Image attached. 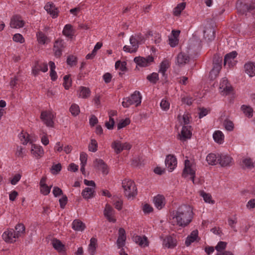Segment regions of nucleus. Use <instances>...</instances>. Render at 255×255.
Listing matches in <instances>:
<instances>
[{"label":"nucleus","mask_w":255,"mask_h":255,"mask_svg":"<svg viewBox=\"0 0 255 255\" xmlns=\"http://www.w3.org/2000/svg\"><path fill=\"white\" fill-rule=\"evenodd\" d=\"M191 126H184L181 131V133L178 134L179 139L184 141L188 139L191 138L192 136V132L191 131Z\"/></svg>","instance_id":"nucleus-10"},{"label":"nucleus","mask_w":255,"mask_h":255,"mask_svg":"<svg viewBox=\"0 0 255 255\" xmlns=\"http://www.w3.org/2000/svg\"><path fill=\"white\" fill-rule=\"evenodd\" d=\"M86 228L84 223L79 220H74L72 223V228L77 231H83Z\"/></svg>","instance_id":"nucleus-29"},{"label":"nucleus","mask_w":255,"mask_h":255,"mask_svg":"<svg viewBox=\"0 0 255 255\" xmlns=\"http://www.w3.org/2000/svg\"><path fill=\"white\" fill-rule=\"evenodd\" d=\"M16 232L15 235L16 238H18L21 237L22 235L25 233V228L24 225L22 223H18L15 227Z\"/></svg>","instance_id":"nucleus-33"},{"label":"nucleus","mask_w":255,"mask_h":255,"mask_svg":"<svg viewBox=\"0 0 255 255\" xmlns=\"http://www.w3.org/2000/svg\"><path fill=\"white\" fill-rule=\"evenodd\" d=\"M126 240V231L124 228H120L119 230V237L117 241L119 248H121L125 246Z\"/></svg>","instance_id":"nucleus-18"},{"label":"nucleus","mask_w":255,"mask_h":255,"mask_svg":"<svg viewBox=\"0 0 255 255\" xmlns=\"http://www.w3.org/2000/svg\"><path fill=\"white\" fill-rule=\"evenodd\" d=\"M116 69L119 68L122 71H127V62L126 61L121 62L120 60L117 61L115 63Z\"/></svg>","instance_id":"nucleus-44"},{"label":"nucleus","mask_w":255,"mask_h":255,"mask_svg":"<svg viewBox=\"0 0 255 255\" xmlns=\"http://www.w3.org/2000/svg\"><path fill=\"white\" fill-rule=\"evenodd\" d=\"M31 153L36 158H39L43 156L44 151L42 147L36 144H32L31 147Z\"/></svg>","instance_id":"nucleus-23"},{"label":"nucleus","mask_w":255,"mask_h":255,"mask_svg":"<svg viewBox=\"0 0 255 255\" xmlns=\"http://www.w3.org/2000/svg\"><path fill=\"white\" fill-rule=\"evenodd\" d=\"M141 96L138 91H135L132 95H131L130 98L131 101L135 104L136 107L139 106L141 103Z\"/></svg>","instance_id":"nucleus-30"},{"label":"nucleus","mask_w":255,"mask_h":255,"mask_svg":"<svg viewBox=\"0 0 255 255\" xmlns=\"http://www.w3.org/2000/svg\"><path fill=\"white\" fill-rule=\"evenodd\" d=\"M225 129L228 131H232L234 128V125L232 121L226 119L223 122Z\"/></svg>","instance_id":"nucleus-45"},{"label":"nucleus","mask_w":255,"mask_h":255,"mask_svg":"<svg viewBox=\"0 0 255 255\" xmlns=\"http://www.w3.org/2000/svg\"><path fill=\"white\" fill-rule=\"evenodd\" d=\"M190 164V161L186 159L184 161V168L182 172V176L186 177L188 174L191 175V179L192 180L193 183H194V178L195 177V171L193 170Z\"/></svg>","instance_id":"nucleus-7"},{"label":"nucleus","mask_w":255,"mask_h":255,"mask_svg":"<svg viewBox=\"0 0 255 255\" xmlns=\"http://www.w3.org/2000/svg\"><path fill=\"white\" fill-rule=\"evenodd\" d=\"M15 232L11 229L10 230H7V231H5L2 235V239L4 240L5 242L9 243H12L15 242V240L14 239H16Z\"/></svg>","instance_id":"nucleus-17"},{"label":"nucleus","mask_w":255,"mask_h":255,"mask_svg":"<svg viewBox=\"0 0 255 255\" xmlns=\"http://www.w3.org/2000/svg\"><path fill=\"white\" fill-rule=\"evenodd\" d=\"M153 202L155 206L160 210L163 208L165 205V199L163 195L158 194L154 197Z\"/></svg>","instance_id":"nucleus-19"},{"label":"nucleus","mask_w":255,"mask_h":255,"mask_svg":"<svg viewBox=\"0 0 255 255\" xmlns=\"http://www.w3.org/2000/svg\"><path fill=\"white\" fill-rule=\"evenodd\" d=\"M218 155L217 156L214 153H210L206 157V160L209 164L216 165L218 163Z\"/></svg>","instance_id":"nucleus-37"},{"label":"nucleus","mask_w":255,"mask_h":255,"mask_svg":"<svg viewBox=\"0 0 255 255\" xmlns=\"http://www.w3.org/2000/svg\"><path fill=\"white\" fill-rule=\"evenodd\" d=\"M134 242L138 244L140 246L145 247L148 246L147 238L145 236L143 237L139 236H136L133 237Z\"/></svg>","instance_id":"nucleus-25"},{"label":"nucleus","mask_w":255,"mask_h":255,"mask_svg":"<svg viewBox=\"0 0 255 255\" xmlns=\"http://www.w3.org/2000/svg\"><path fill=\"white\" fill-rule=\"evenodd\" d=\"M44 8L48 13L52 16L53 18L58 16L59 11L53 3H47L44 6Z\"/></svg>","instance_id":"nucleus-20"},{"label":"nucleus","mask_w":255,"mask_h":255,"mask_svg":"<svg viewBox=\"0 0 255 255\" xmlns=\"http://www.w3.org/2000/svg\"><path fill=\"white\" fill-rule=\"evenodd\" d=\"M61 164L59 163L55 165H53L51 167V170L54 171L53 172H52V173L57 174V173L61 171Z\"/></svg>","instance_id":"nucleus-61"},{"label":"nucleus","mask_w":255,"mask_h":255,"mask_svg":"<svg viewBox=\"0 0 255 255\" xmlns=\"http://www.w3.org/2000/svg\"><path fill=\"white\" fill-rule=\"evenodd\" d=\"M122 187L124 189L126 196L128 199L137 195V188L134 182L131 180L124 179L122 182Z\"/></svg>","instance_id":"nucleus-3"},{"label":"nucleus","mask_w":255,"mask_h":255,"mask_svg":"<svg viewBox=\"0 0 255 255\" xmlns=\"http://www.w3.org/2000/svg\"><path fill=\"white\" fill-rule=\"evenodd\" d=\"M243 163L248 168H251L254 167V163L250 158L244 159L243 160Z\"/></svg>","instance_id":"nucleus-55"},{"label":"nucleus","mask_w":255,"mask_h":255,"mask_svg":"<svg viewBox=\"0 0 255 255\" xmlns=\"http://www.w3.org/2000/svg\"><path fill=\"white\" fill-rule=\"evenodd\" d=\"M237 52L236 51H232L229 53L227 54L224 57V64H226L228 63L230 64L232 62V60H233L237 56Z\"/></svg>","instance_id":"nucleus-36"},{"label":"nucleus","mask_w":255,"mask_h":255,"mask_svg":"<svg viewBox=\"0 0 255 255\" xmlns=\"http://www.w3.org/2000/svg\"><path fill=\"white\" fill-rule=\"evenodd\" d=\"M54 117L53 114L50 111H45L41 113L40 119L47 127H54V122L53 121Z\"/></svg>","instance_id":"nucleus-6"},{"label":"nucleus","mask_w":255,"mask_h":255,"mask_svg":"<svg viewBox=\"0 0 255 255\" xmlns=\"http://www.w3.org/2000/svg\"><path fill=\"white\" fill-rule=\"evenodd\" d=\"M220 88L222 90L221 92L223 95H225L230 94L233 90V87L229 83L228 80L226 78L223 79L220 85Z\"/></svg>","instance_id":"nucleus-13"},{"label":"nucleus","mask_w":255,"mask_h":255,"mask_svg":"<svg viewBox=\"0 0 255 255\" xmlns=\"http://www.w3.org/2000/svg\"><path fill=\"white\" fill-rule=\"evenodd\" d=\"M246 73L250 76H255V65L253 62H248L244 66Z\"/></svg>","instance_id":"nucleus-27"},{"label":"nucleus","mask_w":255,"mask_h":255,"mask_svg":"<svg viewBox=\"0 0 255 255\" xmlns=\"http://www.w3.org/2000/svg\"><path fill=\"white\" fill-rule=\"evenodd\" d=\"M21 175L20 174H16L10 180V183L12 185H15L20 179Z\"/></svg>","instance_id":"nucleus-63"},{"label":"nucleus","mask_w":255,"mask_h":255,"mask_svg":"<svg viewBox=\"0 0 255 255\" xmlns=\"http://www.w3.org/2000/svg\"><path fill=\"white\" fill-rule=\"evenodd\" d=\"M222 57L219 54L214 55L213 59V68L210 72L209 77L211 80H214L218 75L222 69Z\"/></svg>","instance_id":"nucleus-4"},{"label":"nucleus","mask_w":255,"mask_h":255,"mask_svg":"<svg viewBox=\"0 0 255 255\" xmlns=\"http://www.w3.org/2000/svg\"><path fill=\"white\" fill-rule=\"evenodd\" d=\"M146 79L151 83L155 84L159 80L158 74L157 73H152L148 75Z\"/></svg>","instance_id":"nucleus-47"},{"label":"nucleus","mask_w":255,"mask_h":255,"mask_svg":"<svg viewBox=\"0 0 255 255\" xmlns=\"http://www.w3.org/2000/svg\"><path fill=\"white\" fill-rule=\"evenodd\" d=\"M52 185L48 186L47 184L42 185L41 186H40V192L43 195H47L49 194Z\"/></svg>","instance_id":"nucleus-50"},{"label":"nucleus","mask_w":255,"mask_h":255,"mask_svg":"<svg viewBox=\"0 0 255 255\" xmlns=\"http://www.w3.org/2000/svg\"><path fill=\"white\" fill-rule=\"evenodd\" d=\"M69 111L73 116L78 115L80 112L79 106L76 104H72L69 109Z\"/></svg>","instance_id":"nucleus-46"},{"label":"nucleus","mask_w":255,"mask_h":255,"mask_svg":"<svg viewBox=\"0 0 255 255\" xmlns=\"http://www.w3.org/2000/svg\"><path fill=\"white\" fill-rule=\"evenodd\" d=\"M52 192L55 197L63 195L62 189L57 186L54 187Z\"/></svg>","instance_id":"nucleus-58"},{"label":"nucleus","mask_w":255,"mask_h":255,"mask_svg":"<svg viewBox=\"0 0 255 255\" xmlns=\"http://www.w3.org/2000/svg\"><path fill=\"white\" fill-rule=\"evenodd\" d=\"M189 60L190 57L187 54L180 52L177 57V63L179 66H183L187 63Z\"/></svg>","instance_id":"nucleus-22"},{"label":"nucleus","mask_w":255,"mask_h":255,"mask_svg":"<svg viewBox=\"0 0 255 255\" xmlns=\"http://www.w3.org/2000/svg\"><path fill=\"white\" fill-rule=\"evenodd\" d=\"M65 43L63 40L58 39L55 42L53 50L55 56L59 57L62 55V49L65 48Z\"/></svg>","instance_id":"nucleus-11"},{"label":"nucleus","mask_w":255,"mask_h":255,"mask_svg":"<svg viewBox=\"0 0 255 255\" xmlns=\"http://www.w3.org/2000/svg\"><path fill=\"white\" fill-rule=\"evenodd\" d=\"M236 7L239 12L246 14L255 10V0H239L236 3Z\"/></svg>","instance_id":"nucleus-2"},{"label":"nucleus","mask_w":255,"mask_h":255,"mask_svg":"<svg viewBox=\"0 0 255 255\" xmlns=\"http://www.w3.org/2000/svg\"><path fill=\"white\" fill-rule=\"evenodd\" d=\"M203 33L204 38L209 41H212L215 38V30L213 26L206 27Z\"/></svg>","instance_id":"nucleus-16"},{"label":"nucleus","mask_w":255,"mask_h":255,"mask_svg":"<svg viewBox=\"0 0 255 255\" xmlns=\"http://www.w3.org/2000/svg\"><path fill=\"white\" fill-rule=\"evenodd\" d=\"M78 95L79 98L87 99L91 95V90L88 87L80 86L78 91Z\"/></svg>","instance_id":"nucleus-24"},{"label":"nucleus","mask_w":255,"mask_h":255,"mask_svg":"<svg viewBox=\"0 0 255 255\" xmlns=\"http://www.w3.org/2000/svg\"><path fill=\"white\" fill-rule=\"evenodd\" d=\"M169 67V63L168 60H164L160 64V68L159 72L162 74L163 77L166 79L167 76H166L165 72L167 69Z\"/></svg>","instance_id":"nucleus-31"},{"label":"nucleus","mask_w":255,"mask_h":255,"mask_svg":"<svg viewBox=\"0 0 255 255\" xmlns=\"http://www.w3.org/2000/svg\"><path fill=\"white\" fill-rule=\"evenodd\" d=\"M200 112L199 113V118L200 119L202 118L203 117L206 116L209 112V110H208L206 108H200L199 109Z\"/></svg>","instance_id":"nucleus-62"},{"label":"nucleus","mask_w":255,"mask_h":255,"mask_svg":"<svg viewBox=\"0 0 255 255\" xmlns=\"http://www.w3.org/2000/svg\"><path fill=\"white\" fill-rule=\"evenodd\" d=\"M71 75L68 74L65 75L64 78V82L63 85L66 90H68L72 85V80L70 78Z\"/></svg>","instance_id":"nucleus-43"},{"label":"nucleus","mask_w":255,"mask_h":255,"mask_svg":"<svg viewBox=\"0 0 255 255\" xmlns=\"http://www.w3.org/2000/svg\"><path fill=\"white\" fill-rule=\"evenodd\" d=\"M142 161L141 158L136 157L132 159L131 161V165L133 167L140 166L142 165Z\"/></svg>","instance_id":"nucleus-52"},{"label":"nucleus","mask_w":255,"mask_h":255,"mask_svg":"<svg viewBox=\"0 0 255 255\" xmlns=\"http://www.w3.org/2000/svg\"><path fill=\"white\" fill-rule=\"evenodd\" d=\"M115 211L111 205L107 204L104 211V215L107 219L110 222L115 223L116 219L112 217Z\"/></svg>","instance_id":"nucleus-15"},{"label":"nucleus","mask_w":255,"mask_h":255,"mask_svg":"<svg viewBox=\"0 0 255 255\" xmlns=\"http://www.w3.org/2000/svg\"><path fill=\"white\" fill-rule=\"evenodd\" d=\"M133 103L131 101L130 97H127L124 99V101L122 102V105L124 107L128 108L130 105H133Z\"/></svg>","instance_id":"nucleus-59"},{"label":"nucleus","mask_w":255,"mask_h":255,"mask_svg":"<svg viewBox=\"0 0 255 255\" xmlns=\"http://www.w3.org/2000/svg\"><path fill=\"white\" fill-rule=\"evenodd\" d=\"M24 24L25 22L22 20L21 16L20 15L16 14L11 18L10 26L12 28H18L23 27Z\"/></svg>","instance_id":"nucleus-9"},{"label":"nucleus","mask_w":255,"mask_h":255,"mask_svg":"<svg viewBox=\"0 0 255 255\" xmlns=\"http://www.w3.org/2000/svg\"><path fill=\"white\" fill-rule=\"evenodd\" d=\"M37 38L38 42L43 44H44L46 41L48 40L47 37L41 31H39L37 33Z\"/></svg>","instance_id":"nucleus-48"},{"label":"nucleus","mask_w":255,"mask_h":255,"mask_svg":"<svg viewBox=\"0 0 255 255\" xmlns=\"http://www.w3.org/2000/svg\"><path fill=\"white\" fill-rule=\"evenodd\" d=\"M95 189L93 187H86L82 192V195L84 198L86 199H90L94 196Z\"/></svg>","instance_id":"nucleus-28"},{"label":"nucleus","mask_w":255,"mask_h":255,"mask_svg":"<svg viewBox=\"0 0 255 255\" xmlns=\"http://www.w3.org/2000/svg\"><path fill=\"white\" fill-rule=\"evenodd\" d=\"M165 163L169 171H172L177 165V160L175 156L172 154H168L166 156Z\"/></svg>","instance_id":"nucleus-12"},{"label":"nucleus","mask_w":255,"mask_h":255,"mask_svg":"<svg viewBox=\"0 0 255 255\" xmlns=\"http://www.w3.org/2000/svg\"><path fill=\"white\" fill-rule=\"evenodd\" d=\"M94 163H95L98 167L101 168L104 174H108V166L103 159L97 158L95 159Z\"/></svg>","instance_id":"nucleus-32"},{"label":"nucleus","mask_w":255,"mask_h":255,"mask_svg":"<svg viewBox=\"0 0 255 255\" xmlns=\"http://www.w3.org/2000/svg\"><path fill=\"white\" fill-rule=\"evenodd\" d=\"M232 159H233L232 158L228 155L218 154V163L222 167L231 166L232 161Z\"/></svg>","instance_id":"nucleus-14"},{"label":"nucleus","mask_w":255,"mask_h":255,"mask_svg":"<svg viewBox=\"0 0 255 255\" xmlns=\"http://www.w3.org/2000/svg\"><path fill=\"white\" fill-rule=\"evenodd\" d=\"M185 6L186 2H183L179 4H178L177 5L174 9V15L175 16H178L179 14H180L181 11L185 8Z\"/></svg>","instance_id":"nucleus-41"},{"label":"nucleus","mask_w":255,"mask_h":255,"mask_svg":"<svg viewBox=\"0 0 255 255\" xmlns=\"http://www.w3.org/2000/svg\"><path fill=\"white\" fill-rule=\"evenodd\" d=\"M179 40L178 38H169V44L172 47H175L178 43Z\"/></svg>","instance_id":"nucleus-64"},{"label":"nucleus","mask_w":255,"mask_h":255,"mask_svg":"<svg viewBox=\"0 0 255 255\" xmlns=\"http://www.w3.org/2000/svg\"><path fill=\"white\" fill-rule=\"evenodd\" d=\"M142 210L144 214H149L153 211V208L149 204L146 203L144 205Z\"/></svg>","instance_id":"nucleus-60"},{"label":"nucleus","mask_w":255,"mask_h":255,"mask_svg":"<svg viewBox=\"0 0 255 255\" xmlns=\"http://www.w3.org/2000/svg\"><path fill=\"white\" fill-rule=\"evenodd\" d=\"M13 41L16 42L22 43L24 42V39L22 35L19 33L15 34L12 38Z\"/></svg>","instance_id":"nucleus-57"},{"label":"nucleus","mask_w":255,"mask_h":255,"mask_svg":"<svg viewBox=\"0 0 255 255\" xmlns=\"http://www.w3.org/2000/svg\"><path fill=\"white\" fill-rule=\"evenodd\" d=\"M241 109L244 113L248 117L251 118L253 116V109L250 107L243 105L241 107Z\"/></svg>","instance_id":"nucleus-40"},{"label":"nucleus","mask_w":255,"mask_h":255,"mask_svg":"<svg viewBox=\"0 0 255 255\" xmlns=\"http://www.w3.org/2000/svg\"><path fill=\"white\" fill-rule=\"evenodd\" d=\"M213 138L215 141L221 143L224 139V135L222 131L217 130L213 134Z\"/></svg>","instance_id":"nucleus-38"},{"label":"nucleus","mask_w":255,"mask_h":255,"mask_svg":"<svg viewBox=\"0 0 255 255\" xmlns=\"http://www.w3.org/2000/svg\"><path fill=\"white\" fill-rule=\"evenodd\" d=\"M52 244L53 247L60 253H62L65 251V247L64 244L62 243V242L57 239H53L52 240Z\"/></svg>","instance_id":"nucleus-26"},{"label":"nucleus","mask_w":255,"mask_h":255,"mask_svg":"<svg viewBox=\"0 0 255 255\" xmlns=\"http://www.w3.org/2000/svg\"><path fill=\"white\" fill-rule=\"evenodd\" d=\"M72 32V26L70 24H68L64 26L62 32L66 36L71 37L73 36Z\"/></svg>","instance_id":"nucleus-42"},{"label":"nucleus","mask_w":255,"mask_h":255,"mask_svg":"<svg viewBox=\"0 0 255 255\" xmlns=\"http://www.w3.org/2000/svg\"><path fill=\"white\" fill-rule=\"evenodd\" d=\"M163 246L168 249L174 248L176 246V240L173 239L171 236H167L163 240Z\"/></svg>","instance_id":"nucleus-21"},{"label":"nucleus","mask_w":255,"mask_h":255,"mask_svg":"<svg viewBox=\"0 0 255 255\" xmlns=\"http://www.w3.org/2000/svg\"><path fill=\"white\" fill-rule=\"evenodd\" d=\"M97 240L96 238H92L90 240V243L88 247V251L91 255L95 254L97 248Z\"/></svg>","instance_id":"nucleus-34"},{"label":"nucleus","mask_w":255,"mask_h":255,"mask_svg":"<svg viewBox=\"0 0 255 255\" xmlns=\"http://www.w3.org/2000/svg\"><path fill=\"white\" fill-rule=\"evenodd\" d=\"M192 209L189 205L183 204L172 212V224L180 227H186L192 219Z\"/></svg>","instance_id":"nucleus-1"},{"label":"nucleus","mask_w":255,"mask_h":255,"mask_svg":"<svg viewBox=\"0 0 255 255\" xmlns=\"http://www.w3.org/2000/svg\"><path fill=\"white\" fill-rule=\"evenodd\" d=\"M111 147L116 154H119L123 151L122 144L120 141H114L111 144Z\"/></svg>","instance_id":"nucleus-35"},{"label":"nucleus","mask_w":255,"mask_h":255,"mask_svg":"<svg viewBox=\"0 0 255 255\" xmlns=\"http://www.w3.org/2000/svg\"><path fill=\"white\" fill-rule=\"evenodd\" d=\"M227 245V243L226 242L220 241L215 247V249L218 253H221L226 249Z\"/></svg>","instance_id":"nucleus-53"},{"label":"nucleus","mask_w":255,"mask_h":255,"mask_svg":"<svg viewBox=\"0 0 255 255\" xmlns=\"http://www.w3.org/2000/svg\"><path fill=\"white\" fill-rule=\"evenodd\" d=\"M133 61L137 65L141 67H145L149 66L151 63L153 62L154 58L152 55H149L146 58L137 56L134 57Z\"/></svg>","instance_id":"nucleus-5"},{"label":"nucleus","mask_w":255,"mask_h":255,"mask_svg":"<svg viewBox=\"0 0 255 255\" xmlns=\"http://www.w3.org/2000/svg\"><path fill=\"white\" fill-rule=\"evenodd\" d=\"M129 42L132 47L130 48L128 46L125 45L123 47L124 51L129 53L136 52L140 44L138 40L134 36L132 35L129 38Z\"/></svg>","instance_id":"nucleus-8"},{"label":"nucleus","mask_w":255,"mask_h":255,"mask_svg":"<svg viewBox=\"0 0 255 255\" xmlns=\"http://www.w3.org/2000/svg\"><path fill=\"white\" fill-rule=\"evenodd\" d=\"M66 62L68 65L72 67L77 64V58L76 57L71 55L68 56Z\"/></svg>","instance_id":"nucleus-49"},{"label":"nucleus","mask_w":255,"mask_h":255,"mask_svg":"<svg viewBox=\"0 0 255 255\" xmlns=\"http://www.w3.org/2000/svg\"><path fill=\"white\" fill-rule=\"evenodd\" d=\"M97 147L98 143L97 141L95 139H92L88 147L89 151L95 152L97 150Z\"/></svg>","instance_id":"nucleus-51"},{"label":"nucleus","mask_w":255,"mask_h":255,"mask_svg":"<svg viewBox=\"0 0 255 255\" xmlns=\"http://www.w3.org/2000/svg\"><path fill=\"white\" fill-rule=\"evenodd\" d=\"M200 195L203 198L205 202L211 204H214L215 203V201L212 200V196L210 194L206 193L204 191H200Z\"/></svg>","instance_id":"nucleus-39"},{"label":"nucleus","mask_w":255,"mask_h":255,"mask_svg":"<svg viewBox=\"0 0 255 255\" xmlns=\"http://www.w3.org/2000/svg\"><path fill=\"white\" fill-rule=\"evenodd\" d=\"M60 208L64 209L67 203L68 198L66 195H63L61 198L59 200Z\"/></svg>","instance_id":"nucleus-56"},{"label":"nucleus","mask_w":255,"mask_h":255,"mask_svg":"<svg viewBox=\"0 0 255 255\" xmlns=\"http://www.w3.org/2000/svg\"><path fill=\"white\" fill-rule=\"evenodd\" d=\"M130 124V120L128 118H126L125 120H121L119 123H118L117 127L118 129H120L126 127Z\"/></svg>","instance_id":"nucleus-54"}]
</instances>
